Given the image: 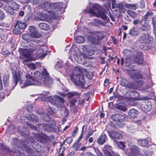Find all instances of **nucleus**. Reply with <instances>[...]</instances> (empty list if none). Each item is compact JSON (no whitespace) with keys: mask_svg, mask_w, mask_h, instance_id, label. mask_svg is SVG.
I'll list each match as a JSON object with an SVG mask.
<instances>
[{"mask_svg":"<svg viewBox=\"0 0 156 156\" xmlns=\"http://www.w3.org/2000/svg\"><path fill=\"white\" fill-rule=\"evenodd\" d=\"M22 37L27 42V45H26V47H31L21 49L20 52V54L24 56L27 59V61H32L33 60L32 53L36 48L34 47H32L34 44L31 42L38 43L40 41L37 39H34V37L29 34H23Z\"/></svg>","mask_w":156,"mask_h":156,"instance_id":"nucleus-1","label":"nucleus"},{"mask_svg":"<svg viewBox=\"0 0 156 156\" xmlns=\"http://www.w3.org/2000/svg\"><path fill=\"white\" fill-rule=\"evenodd\" d=\"M39 98L42 101H49L59 109H62L64 105L65 101L62 98L57 95L51 96L48 91H44L40 94Z\"/></svg>","mask_w":156,"mask_h":156,"instance_id":"nucleus-2","label":"nucleus"},{"mask_svg":"<svg viewBox=\"0 0 156 156\" xmlns=\"http://www.w3.org/2000/svg\"><path fill=\"white\" fill-rule=\"evenodd\" d=\"M74 71L70 75V79L76 85L80 86L83 88H86L84 86L85 81L83 73L86 72V70L80 66H75Z\"/></svg>","mask_w":156,"mask_h":156,"instance_id":"nucleus-3","label":"nucleus"},{"mask_svg":"<svg viewBox=\"0 0 156 156\" xmlns=\"http://www.w3.org/2000/svg\"><path fill=\"white\" fill-rule=\"evenodd\" d=\"M29 72L30 73V75L33 76V78L36 81L38 82H41V84L42 82L46 85H49L52 83V79L49 77V73L44 68H43L42 73L39 71L34 72L30 71Z\"/></svg>","mask_w":156,"mask_h":156,"instance_id":"nucleus-4","label":"nucleus"},{"mask_svg":"<svg viewBox=\"0 0 156 156\" xmlns=\"http://www.w3.org/2000/svg\"><path fill=\"white\" fill-rule=\"evenodd\" d=\"M100 9L99 5L98 4L94 5L93 7L88 10V12L91 14V16H96L105 20L107 22H108L109 21V18L105 13L100 11Z\"/></svg>","mask_w":156,"mask_h":156,"instance_id":"nucleus-5","label":"nucleus"},{"mask_svg":"<svg viewBox=\"0 0 156 156\" xmlns=\"http://www.w3.org/2000/svg\"><path fill=\"white\" fill-rule=\"evenodd\" d=\"M24 146V149L27 152L30 154L29 156H37V154L38 153L37 149H39L41 146L37 142L33 140L28 143V145L27 147Z\"/></svg>","mask_w":156,"mask_h":156,"instance_id":"nucleus-6","label":"nucleus"},{"mask_svg":"<svg viewBox=\"0 0 156 156\" xmlns=\"http://www.w3.org/2000/svg\"><path fill=\"white\" fill-rule=\"evenodd\" d=\"M139 41L141 43L146 44V46L142 45L140 48L144 50H147L150 47L148 44L153 42L152 37L149 35L148 34H142L139 38Z\"/></svg>","mask_w":156,"mask_h":156,"instance_id":"nucleus-7","label":"nucleus"},{"mask_svg":"<svg viewBox=\"0 0 156 156\" xmlns=\"http://www.w3.org/2000/svg\"><path fill=\"white\" fill-rule=\"evenodd\" d=\"M151 98L148 97H144L142 98L136 97L134 98H129L130 101L133 100H145L146 101L144 104H142L140 107V108L143 111L147 112H148L151 109L152 107V105L151 101H147L151 99Z\"/></svg>","mask_w":156,"mask_h":156,"instance_id":"nucleus-8","label":"nucleus"},{"mask_svg":"<svg viewBox=\"0 0 156 156\" xmlns=\"http://www.w3.org/2000/svg\"><path fill=\"white\" fill-rule=\"evenodd\" d=\"M25 76L27 80L24 82L23 81L20 82V86L21 88H24L29 86L41 85V82H38L36 81L33 78V76L30 75V72L27 73Z\"/></svg>","mask_w":156,"mask_h":156,"instance_id":"nucleus-9","label":"nucleus"},{"mask_svg":"<svg viewBox=\"0 0 156 156\" xmlns=\"http://www.w3.org/2000/svg\"><path fill=\"white\" fill-rule=\"evenodd\" d=\"M74 50L73 48L70 49V54L74 55L75 59L77 62L80 64H85L86 63V61L83 54L76 53V52L74 51Z\"/></svg>","mask_w":156,"mask_h":156,"instance_id":"nucleus-10","label":"nucleus"},{"mask_svg":"<svg viewBox=\"0 0 156 156\" xmlns=\"http://www.w3.org/2000/svg\"><path fill=\"white\" fill-rule=\"evenodd\" d=\"M97 38L91 36L88 37L89 40L92 44L95 45H99L101 41L103 39L104 36L103 33L101 32H98L97 33Z\"/></svg>","mask_w":156,"mask_h":156,"instance_id":"nucleus-11","label":"nucleus"},{"mask_svg":"<svg viewBox=\"0 0 156 156\" xmlns=\"http://www.w3.org/2000/svg\"><path fill=\"white\" fill-rule=\"evenodd\" d=\"M33 140L32 139H27L26 141L24 142L22 140H18L17 138H13V144L17 146L18 147L22 148L23 149H24V146H25L26 147L28 145V143L30 144V142Z\"/></svg>","mask_w":156,"mask_h":156,"instance_id":"nucleus-12","label":"nucleus"},{"mask_svg":"<svg viewBox=\"0 0 156 156\" xmlns=\"http://www.w3.org/2000/svg\"><path fill=\"white\" fill-rule=\"evenodd\" d=\"M4 9L9 14L12 15L14 13V10H17L19 8V6L15 2L12 3L11 6H9L8 5L4 6Z\"/></svg>","mask_w":156,"mask_h":156,"instance_id":"nucleus-13","label":"nucleus"},{"mask_svg":"<svg viewBox=\"0 0 156 156\" xmlns=\"http://www.w3.org/2000/svg\"><path fill=\"white\" fill-rule=\"evenodd\" d=\"M12 73L13 77V79L12 80V83L11 84L12 90L17 85L18 81L21 78V76L20 73L19 72H16L14 70H12Z\"/></svg>","mask_w":156,"mask_h":156,"instance_id":"nucleus-14","label":"nucleus"},{"mask_svg":"<svg viewBox=\"0 0 156 156\" xmlns=\"http://www.w3.org/2000/svg\"><path fill=\"white\" fill-rule=\"evenodd\" d=\"M40 126H42L44 129L48 132H55L56 131V127L55 123L54 122L51 124H40L38 125L39 128H41Z\"/></svg>","mask_w":156,"mask_h":156,"instance_id":"nucleus-15","label":"nucleus"},{"mask_svg":"<svg viewBox=\"0 0 156 156\" xmlns=\"http://www.w3.org/2000/svg\"><path fill=\"white\" fill-rule=\"evenodd\" d=\"M103 151L107 156H120L117 153L113 152L112 147L108 145L105 146L103 149Z\"/></svg>","mask_w":156,"mask_h":156,"instance_id":"nucleus-16","label":"nucleus"},{"mask_svg":"<svg viewBox=\"0 0 156 156\" xmlns=\"http://www.w3.org/2000/svg\"><path fill=\"white\" fill-rule=\"evenodd\" d=\"M128 72L130 76L134 79H141L142 78V76L137 70H128Z\"/></svg>","mask_w":156,"mask_h":156,"instance_id":"nucleus-17","label":"nucleus"},{"mask_svg":"<svg viewBox=\"0 0 156 156\" xmlns=\"http://www.w3.org/2000/svg\"><path fill=\"white\" fill-rule=\"evenodd\" d=\"M107 131L109 136L112 139L120 140L122 138V135L120 133L114 131L110 132L108 130H107Z\"/></svg>","mask_w":156,"mask_h":156,"instance_id":"nucleus-18","label":"nucleus"},{"mask_svg":"<svg viewBox=\"0 0 156 156\" xmlns=\"http://www.w3.org/2000/svg\"><path fill=\"white\" fill-rule=\"evenodd\" d=\"M29 30L31 33L30 34L34 37V39H37L41 36V34L37 33V29L33 26H30L29 28Z\"/></svg>","mask_w":156,"mask_h":156,"instance_id":"nucleus-19","label":"nucleus"},{"mask_svg":"<svg viewBox=\"0 0 156 156\" xmlns=\"http://www.w3.org/2000/svg\"><path fill=\"white\" fill-rule=\"evenodd\" d=\"M130 150L129 156H138V155L140 154H138L139 151V149L136 146L134 145H131L130 147Z\"/></svg>","mask_w":156,"mask_h":156,"instance_id":"nucleus-20","label":"nucleus"},{"mask_svg":"<svg viewBox=\"0 0 156 156\" xmlns=\"http://www.w3.org/2000/svg\"><path fill=\"white\" fill-rule=\"evenodd\" d=\"M143 83V81L141 80H139L134 82L133 83L135 87L133 88V89H139L141 90H145L146 89L150 87L148 86L145 87L144 88L142 87V86Z\"/></svg>","mask_w":156,"mask_h":156,"instance_id":"nucleus-21","label":"nucleus"},{"mask_svg":"<svg viewBox=\"0 0 156 156\" xmlns=\"http://www.w3.org/2000/svg\"><path fill=\"white\" fill-rule=\"evenodd\" d=\"M112 118L114 121L117 122H122L124 121L126 119L125 114H116L112 115Z\"/></svg>","mask_w":156,"mask_h":156,"instance_id":"nucleus-22","label":"nucleus"},{"mask_svg":"<svg viewBox=\"0 0 156 156\" xmlns=\"http://www.w3.org/2000/svg\"><path fill=\"white\" fill-rule=\"evenodd\" d=\"M138 111L135 109H130L128 112L129 118L131 119H135L138 115Z\"/></svg>","mask_w":156,"mask_h":156,"instance_id":"nucleus-23","label":"nucleus"},{"mask_svg":"<svg viewBox=\"0 0 156 156\" xmlns=\"http://www.w3.org/2000/svg\"><path fill=\"white\" fill-rule=\"evenodd\" d=\"M154 14V12L149 10L148 11L145 15L142 17L140 21V24H142L144 21H150L149 17L151 16Z\"/></svg>","mask_w":156,"mask_h":156,"instance_id":"nucleus-24","label":"nucleus"},{"mask_svg":"<svg viewBox=\"0 0 156 156\" xmlns=\"http://www.w3.org/2000/svg\"><path fill=\"white\" fill-rule=\"evenodd\" d=\"M121 84L123 86L129 88L133 89V88L135 87L133 83H129L128 81L124 78L122 79Z\"/></svg>","mask_w":156,"mask_h":156,"instance_id":"nucleus-25","label":"nucleus"},{"mask_svg":"<svg viewBox=\"0 0 156 156\" xmlns=\"http://www.w3.org/2000/svg\"><path fill=\"white\" fill-rule=\"evenodd\" d=\"M134 61L137 64H142L143 62V58L142 54L139 53L137 54L136 56L133 58Z\"/></svg>","mask_w":156,"mask_h":156,"instance_id":"nucleus-26","label":"nucleus"},{"mask_svg":"<svg viewBox=\"0 0 156 156\" xmlns=\"http://www.w3.org/2000/svg\"><path fill=\"white\" fill-rule=\"evenodd\" d=\"M108 140L106 135L103 133L100 135L97 140V142L99 145H102Z\"/></svg>","mask_w":156,"mask_h":156,"instance_id":"nucleus-27","label":"nucleus"},{"mask_svg":"<svg viewBox=\"0 0 156 156\" xmlns=\"http://www.w3.org/2000/svg\"><path fill=\"white\" fill-rule=\"evenodd\" d=\"M50 12H51L50 10L44 9L40 15L41 19L43 21L46 20L48 18L49 15L48 13Z\"/></svg>","mask_w":156,"mask_h":156,"instance_id":"nucleus-28","label":"nucleus"},{"mask_svg":"<svg viewBox=\"0 0 156 156\" xmlns=\"http://www.w3.org/2000/svg\"><path fill=\"white\" fill-rule=\"evenodd\" d=\"M82 50L87 54L90 55H92L94 54V51L89 48V47L87 46H83L82 48Z\"/></svg>","mask_w":156,"mask_h":156,"instance_id":"nucleus-29","label":"nucleus"},{"mask_svg":"<svg viewBox=\"0 0 156 156\" xmlns=\"http://www.w3.org/2000/svg\"><path fill=\"white\" fill-rule=\"evenodd\" d=\"M45 112L41 111L40 110H39L37 111V113L39 115H41V119H43L44 121L48 122L50 120V116L48 115H46L45 113Z\"/></svg>","mask_w":156,"mask_h":156,"instance_id":"nucleus-30","label":"nucleus"},{"mask_svg":"<svg viewBox=\"0 0 156 156\" xmlns=\"http://www.w3.org/2000/svg\"><path fill=\"white\" fill-rule=\"evenodd\" d=\"M62 7V4L61 3H51V10H60Z\"/></svg>","mask_w":156,"mask_h":156,"instance_id":"nucleus-31","label":"nucleus"},{"mask_svg":"<svg viewBox=\"0 0 156 156\" xmlns=\"http://www.w3.org/2000/svg\"><path fill=\"white\" fill-rule=\"evenodd\" d=\"M129 34L133 37L138 36L139 34L138 28L135 27L132 28L130 30Z\"/></svg>","mask_w":156,"mask_h":156,"instance_id":"nucleus-32","label":"nucleus"},{"mask_svg":"<svg viewBox=\"0 0 156 156\" xmlns=\"http://www.w3.org/2000/svg\"><path fill=\"white\" fill-rule=\"evenodd\" d=\"M51 3L45 1L42 2L41 5V8L43 9H46L51 10Z\"/></svg>","mask_w":156,"mask_h":156,"instance_id":"nucleus-33","label":"nucleus"},{"mask_svg":"<svg viewBox=\"0 0 156 156\" xmlns=\"http://www.w3.org/2000/svg\"><path fill=\"white\" fill-rule=\"evenodd\" d=\"M39 27L41 30H47L49 29L50 27L49 25L45 23H41L38 25Z\"/></svg>","mask_w":156,"mask_h":156,"instance_id":"nucleus-34","label":"nucleus"},{"mask_svg":"<svg viewBox=\"0 0 156 156\" xmlns=\"http://www.w3.org/2000/svg\"><path fill=\"white\" fill-rule=\"evenodd\" d=\"M27 119L30 120L34 122H37L38 121V117L34 114H30L27 116Z\"/></svg>","mask_w":156,"mask_h":156,"instance_id":"nucleus-35","label":"nucleus"},{"mask_svg":"<svg viewBox=\"0 0 156 156\" xmlns=\"http://www.w3.org/2000/svg\"><path fill=\"white\" fill-rule=\"evenodd\" d=\"M147 21H144L142 24H141L142 25L141 27V29L143 31H147L149 30L150 29V26L147 23Z\"/></svg>","mask_w":156,"mask_h":156,"instance_id":"nucleus-36","label":"nucleus"},{"mask_svg":"<svg viewBox=\"0 0 156 156\" xmlns=\"http://www.w3.org/2000/svg\"><path fill=\"white\" fill-rule=\"evenodd\" d=\"M116 108L118 109L123 112H126L127 110L126 105L123 104H119L115 106Z\"/></svg>","mask_w":156,"mask_h":156,"instance_id":"nucleus-37","label":"nucleus"},{"mask_svg":"<svg viewBox=\"0 0 156 156\" xmlns=\"http://www.w3.org/2000/svg\"><path fill=\"white\" fill-rule=\"evenodd\" d=\"M16 27H18L20 29H25L27 27L26 24L23 22L20 21H18L15 25Z\"/></svg>","mask_w":156,"mask_h":156,"instance_id":"nucleus-38","label":"nucleus"},{"mask_svg":"<svg viewBox=\"0 0 156 156\" xmlns=\"http://www.w3.org/2000/svg\"><path fill=\"white\" fill-rule=\"evenodd\" d=\"M9 74H6L3 76V83L4 86H7L9 85Z\"/></svg>","mask_w":156,"mask_h":156,"instance_id":"nucleus-39","label":"nucleus"},{"mask_svg":"<svg viewBox=\"0 0 156 156\" xmlns=\"http://www.w3.org/2000/svg\"><path fill=\"white\" fill-rule=\"evenodd\" d=\"M137 142L140 145L143 147L146 146L148 143V141L146 139H139L137 140Z\"/></svg>","mask_w":156,"mask_h":156,"instance_id":"nucleus-40","label":"nucleus"},{"mask_svg":"<svg viewBox=\"0 0 156 156\" xmlns=\"http://www.w3.org/2000/svg\"><path fill=\"white\" fill-rule=\"evenodd\" d=\"M137 6V4H126L125 5L126 7L129 9L135 10Z\"/></svg>","mask_w":156,"mask_h":156,"instance_id":"nucleus-41","label":"nucleus"},{"mask_svg":"<svg viewBox=\"0 0 156 156\" xmlns=\"http://www.w3.org/2000/svg\"><path fill=\"white\" fill-rule=\"evenodd\" d=\"M127 13L133 18H136L138 15V14L136 13V12L130 10H127Z\"/></svg>","mask_w":156,"mask_h":156,"instance_id":"nucleus-42","label":"nucleus"},{"mask_svg":"<svg viewBox=\"0 0 156 156\" xmlns=\"http://www.w3.org/2000/svg\"><path fill=\"white\" fill-rule=\"evenodd\" d=\"M94 22L95 23H93V25L94 26H97L98 25H101L103 26H105L103 23L99 19H94Z\"/></svg>","mask_w":156,"mask_h":156,"instance_id":"nucleus-43","label":"nucleus"},{"mask_svg":"<svg viewBox=\"0 0 156 156\" xmlns=\"http://www.w3.org/2000/svg\"><path fill=\"white\" fill-rule=\"evenodd\" d=\"M75 40L77 43H81L84 42L85 39L84 37L82 36H78L76 37Z\"/></svg>","mask_w":156,"mask_h":156,"instance_id":"nucleus-44","label":"nucleus"},{"mask_svg":"<svg viewBox=\"0 0 156 156\" xmlns=\"http://www.w3.org/2000/svg\"><path fill=\"white\" fill-rule=\"evenodd\" d=\"M125 62L126 66V67H129L130 64H131V62L132 61L133 62V61H132L131 60V57H125Z\"/></svg>","mask_w":156,"mask_h":156,"instance_id":"nucleus-45","label":"nucleus"},{"mask_svg":"<svg viewBox=\"0 0 156 156\" xmlns=\"http://www.w3.org/2000/svg\"><path fill=\"white\" fill-rule=\"evenodd\" d=\"M151 20L154 30V32L156 34V16H154L151 18Z\"/></svg>","mask_w":156,"mask_h":156,"instance_id":"nucleus-46","label":"nucleus"},{"mask_svg":"<svg viewBox=\"0 0 156 156\" xmlns=\"http://www.w3.org/2000/svg\"><path fill=\"white\" fill-rule=\"evenodd\" d=\"M123 53L125 55V57H131L130 55L131 54V52L130 50L128 49H125L123 51Z\"/></svg>","mask_w":156,"mask_h":156,"instance_id":"nucleus-47","label":"nucleus"},{"mask_svg":"<svg viewBox=\"0 0 156 156\" xmlns=\"http://www.w3.org/2000/svg\"><path fill=\"white\" fill-rule=\"evenodd\" d=\"M47 114L50 115H53L55 113L54 109L52 108L50 106L48 107L46 110Z\"/></svg>","mask_w":156,"mask_h":156,"instance_id":"nucleus-48","label":"nucleus"},{"mask_svg":"<svg viewBox=\"0 0 156 156\" xmlns=\"http://www.w3.org/2000/svg\"><path fill=\"white\" fill-rule=\"evenodd\" d=\"M70 103L72 106H77L79 104V102L76 99H74L71 100Z\"/></svg>","mask_w":156,"mask_h":156,"instance_id":"nucleus-49","label":"nucleus"},{"mask_svg":"<svg viewBox=\"0 0 156 156\" xmlns=\"http://www.w3.org/2000/svg\"><path fill=\"white\" fill-rule=\"evenodd\" d=\"M80 95V93H78L76 92H69L67 94V96L69 98H71L73 96H79Z\"/></svg>","mask_w":156,"mask_h":156,"instance_id":"nucleus-50","label":"nucleus"},{"mask_svg":"<svg viewBox=\"0 0 156 156\" xmlns=\"http://www.w3.org/2000/svg\"><path fill=\"white\" fill-rule=\"evenodd\" d=\"M34 137V138H35L37 141L40 142H41L43 138V137L39 134H35Z\"/></svg>","mask_w":156,"mask_h":156,"instance_id":"nucleus-51","label":"nucleus"},{"mask_svg":"<svg viewBox=\"0 0 156 156\" xmlns=\"http://www.w3.org/2000/svg\"><path fill=\"white\" fill-rule=\"evenodd\" d=\"M1 149L3 152L6 153L9 151V149L6 148L2 144H1Z\"/></svg>","mask_w":156,"mask_h":156,"instance_id":"nucleus-52","label":"nucleus"},{"mask_svg":"<svg viewBox=\"0 0 156 156\" xmlns=\"http://www.w3.org/2000/svg\"><path fill=\"white\" fill-rule=\"evenodd\" d=\"M39 48V49L37 50V54L39 56H42V55L44 53L43 49L40 48Z\"/></svg>","mask_w":156,"mask_h":156,"instance_id":"nucleus-53","label":"nucleus"},{"mask_svg":"<svg viewBox=\"0 0 156 156\" xmlns=\"http://www.w3.org/2000/svg\"><path fill=\"white\" fill-rule=\"evenodd\" d=\"M15 26L14 29L13 30L14 34L17 35H20L21 34V31Z\"/></svg>","mask_w":156,"mask_h":156,"instance_id":"nucleus-54","label":"nucleus"},{"mask_svg":"<svg viewBox=\"0 0 156 156\" xmlns=\"http://www.w3.org/2000/svg\"><path fill=\"white\" fill-rule=\"evenodd\" d=\"M117 144L121 149H123L125 147L124 143L122 142H118Z\"/></svg>","mask_w":156,"mask_h":156,"instance_id":"nucleus-55","label":"nucleus"},{"mask_svg":"<svg viewBox=\"0 0 156 156\" xmlns=\"http://www.w3.org/2000/svg\"><path fill=\"white\" fill-rule=\"evenodd\" d=\"M86 75L87 78L89 80H91L94 76V73L92 72H88Z\"/></svg>","mask_w":156,"mask_h":156,"instance_id":"nucleus-56","label":"nucleus"},{"mask_svg":"<svg viewBox=\"0 0 156 156\" xmlns=\"http://www.w3.org/2000/svg\"><path fill=\"white\" fill-rule=\"evenodd\" d=\"M144 154L146 156H151L152 154V152L151 150H147L144 151ZM142 156H143L142 154H141Z\"/></svg>","mask_w":156,"mask_h":156,"instance_id":"nucleus-57","label":"nucleus"},{"mask_svg":"<svg viewBox=\"0 0 156 156\" xmlns=\"http://www.w3.org/2000/svg\"><path fill=\"white\" fill-rule=\"evenodd\" d=\"M63 62L62 61H59L57 62L55 66V68H57L61 67L62 66Z\"/></svg>","mask_w":156,"mask_h":156,"instance_id":"nucleus-58","label":"nucleus"},{"mask_svg":"<svg viewBox=\"0 0 156 156\" xmlns=\"http://www.w3.org/2000/svg\"><path fill=\"white\" fill-rule=\"evenodd\" d=\"M93 148L98 156H102L101 153L98 148L94 147Z\"/></svg>","mask_w":156,"mask_h":156,"instance_id":"nucleus-59","label":"nucleus"},{"mask_svg":"<svg viewBox=\"0 0 156 156\" xmlns=\"http://www.w3.org/2000/svg\"><path fill=\"white\" fill-rule=\"evenodd\" d=\"M28 66L30 69L32 70H34L36 68L35 65L32 63H29L28 64Z\"/></svg>","mask_w":156,"mask_h":156,"instance_id":"nucleus-60","label":"nucleus"},{"mask_svg":"<svg viewBox=\"0 0 156 156\" xmlns=\"http://www.w3.org/2000/svg\"><path fill=\"white\" fill-rule=\"evenodd\" d=\"M27 109V110L29 112H31L34 110V106L33 105H28Z\"/></svg>","mask_w":156,"mask_h":156,"instance_id":"nucleus-61","label":"nucleus"},{"mask_svg":"<svg viewBox=\"0 0 156 156\" xmlns=\"http://www.w3.org/2000/svg\"><path fill=\"white\" fill-rule=\"evenodd\" d=\"M27 124L28 125L29 127L34 130L37 131L38 129L37 127L36 126H35L31 124Z\"/></svg>","mask_w":156,"mask_h":156,"instance_id":"nucleus-62","label":"nucleus"},{"mask_svg":"<svg viewBox=\"0 0 156 156\" xmlns=\"http://www.w3.org/2000/svg\"><path fill=\"white\" fill-rule=\"evenodd\" d=\"M5 17L4 12L1 10H0V20H2Z\"/></svg>","mask_w":156,"mask_h":156,"instance_id":"nucleus-63","label":"nucleus"},{"mask_svg":"<svg viewBox=\"0 0 156 156\" xmlns=\"http://www.w3.org/2000/svg\"><path fill=\"white\" fill-rule=\"evenodd\" d=\"M118 7L121 10H122L124 8V5L122 2L119 3L118 4Z\"/></svg>","mask_w":156,"mask_h":156,"instance_id":"nucleus-64","label":"nucleus"}]
</instances>
